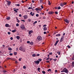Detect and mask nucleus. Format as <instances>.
I'll return each instance as SVG.
<instances>
[{
	"label": "nucleus",
	"instance_id": "nucleus-1",
	"mask_svg": "<svg viewBox=\"0 0 74 74\" xmlns=\"http://www.w3.org/2000/svg\"><path fill=\"white\" fill-rule=\"evenodd\" d=\"M19 49L20 51H23V52H25V49L24 48H22V47H20Z\"/></svg>",
	"mask_w": 74,
	"mask_h": 74
},
{
	"label": "nucleus",
	"instance_id": "nucleus-2",
	"mask_svg": "<svg viewBox=\"0 0 74 74\" xmlns=\"http://www.w3.org/2000/svg\"><path fill=\"white\" fill-rule=\"evenodd\" d=\"M37 39H38V40L39 41H40L42 40V37H41V36H38L37 37Z\"/></svg>",
	"mask_w": 74,
	"mask_h": 74
},
{
	"label": "nucleus",
	"instance_id": "nucleus-3",
	"mask_svg": "<svg viewBox=\"0 0 74 74\" xmlns=\"http://www.w3.org/2000/svg\"><path fill=\"white\" fill-rule=\"evenodd\" d=\"M64 36H62L60 40V42H62V41H63V40H64Z\"/></svg>",
	"mask_w": 74,
	"mask_h": 74
},
{
	"label": "nucleus",
	"instance_id": "nucleus-4",
	"mask_svg": "<svg viewBox=\"0 0 74 74\" xmlns=\"http://www.w3.org/2000/svg\"><path fill=\"white\" fill-rule=\"evenodd\" d=\"M64 21L66 23H69V22H70V21L67 20V19H66L64 20Z\"/></svg>",
	"mask_w": 74,
	"mask_h": 74
},
{
	"label": "nucleus",
	"instance_id": "nucleus-5",
	"mask_svg": "<svg viewBox=\"0 0 74 74\" xmlns=\"http://www.w3.org/2000/svg\"><path fill=\"white\" fill-rule=\"evenodd\" d=\"M34 63H36V64H39V63H40V61L38 60H37V61H34Z\"/></svg>",
	"mask_w": 74,
	"mask_h": 74
},
{
	"label": "nucleus",
	"instance_id": "nucleus-6",
	"mask_svg": "<svg viewBox=\"0 0 74 74\" xmlns=\"http://www.w3.org/2000/svg\"><path fill=\"white\" fill-rule=\"evenodd\" d=\"M54 13V12H49L48 13L49 14H50V15L53 14Z\"/></svg>",
	"mask_w": 74,
	"mask_h": 74
},
{
	"label": "nucleus",
	"instance_id": "nucleus-7",
	"mask_svg": "<svg viewBox=\"0 0 74 74\" xmlns=\"http://www.w3.org/2000/svg\"><path fill=\"white\" fill-rule=\"evenodd\" d=\"M66 68H64L63 70L61 71V73H63V72H64V71L66 70Z\"/></svg>",
	"mask_w": 74,
	"mask_h": 74
},
{
	"label": "nucleus",
	"instance_id": "nucleus-8",
	"mask_svg": "<svg viewBox=\"0 0 74 74\" xmlns=\"http://www.w3.org/2000/svg\"><path fill=\"white\" fill-rule=\"evenodd\" d=\"M59 42V40H57L56 41L55 44V45H56L58 43V42Z\"/></svg>",
	"mask_w": 74,
	"mask_h": 74
},
{
	"label": "nucleus",
	"instance_id": "nucleus-9",
	"mask_svg": "<svg viewBox=\"0 0 74 74\" xmlns=\"http://www.w3.org/2000/svg\"><path fill=\"white\" fill-rule=\"evenodd\" d=\"M5 26L7 27H10V25L8 24H6L5 25Z\"/></svg>",
	"mask_w": 74,
	"mask_h": 74
},
{
	"label": "nucleus",
	"instance_id": "nucleus-10",
	"mask_svg": "<svg viewBox=\"0 0 74 74\" xmlns=\"http://www.w3.org/2000/svg\"><path fill=\"white\" fill-rule=\"evenodd\" d=\"M11 2L10 1H9V2L7 3L8 4V5H11Z\"/></svg>",
	"mask_w": 74,
	"mask_h": 74
},
{
	"label": "nucleus",
	"instance_id": "nucleus-11",
	"mask_svg": "<svg viewBox=\"0 0 74 74\" xmlns=\"http://www.w3.org/2000/svg\"><path fill=\"white\" fill-rule=\"evenodd\" d=\"M64 72L66 73H69V71H68V70L66 69Z\"/></svg>",
	"mask_w": 74,
	"mask_h": 74
},
{
	"label": "nucleus",
	"instance_id": "nucleus-12",
	"mask_svg": "<svg viewBox=\"0 0 74 74\" xmlns=\"http://www.w3.org/2000/svg\"><path fill=\"white\" fill-rule=\"evenodd\" d=\"M23 18H24L25 19H26L27 18V15H25L23 16Z\"/></svg>",
	"mask_w": 74,
	"mask_h": 74
},
{
	"label": "nucleus",
	"instance_id": "nucleus-13",
	"mask_svg": "<svg viewBox=\"0 0 74 74\" xmlns=\"http://www.w3.org/2000/svg\"><path fill=\"white\" fill-rule=\"evenodd\" d=\"M33 31L32 30L29 31V34H31L32 33H33Z\"/></svg>",
	"mask_w": 74,
	"mask_h": 74
},
{
	"label": "nucleus",
	"instance_id": "nucleus-14",
	"mask_svg": "<svg viewBox=\"0 0 74 74\" xmlns=\"http://www.w3.org/2000/svg\"><path fill=\"white\" fill-rule=\"evenodd\" d=\"M47 30V27H44L43 28V30L44 31H45Z\"/></svg>",
	"mask_w": 74,
	"mask_h": 74
},
{
	"label": "nucleus",
	"instance_id": "nucleus-15",
	"mask_svg": "<svg viewBox=\"0 0 74 74\" xmlns=\"http://www.w3.org/2000/svg\"><path fill=\"white\" fill-rule=\"evenodd\" d=\"M20 27L21 29H25V27L24 26H21V27Z\"/></svg>",
	"mask_w": 74,
	"mask_h": 74
},
{
	"label": "nucleus",
	"instance_id": "nucleus-16",
	"mask_svg": "<svg viewBox=\"0 0 74 74\" xmlns=\"http://www.w3.org/2000/svg\"><path fill=\"white\" fill-rule=\"evenodd\" d=\"M16 38L17 39H18V40H19V39H20V36H17Z\"/></svg>",
	"mask_w": 74,
	"mask_h": 74
},
{
	"label": "nucleus",
	"instance_id": "nucleus-17",
	"mask_svg": "<svg viewBox=\"0 0 74 74\" xmlns=\"http://www.w3.org/2000/svg\"><path fill=\"white\" fill-rule=\"evenodd\" d=\"M71 60H74V53L73 57L71 58Z\"/></svg>",
	"mask_w": 74,
	"mask_h": 74
},
{
	"label": "nucleus",
	"instance_id": "nucleus-18",
	"mask_svg": "<svg viewBox=\"0 0 74 74\" xmlns=\"http://www.w3.org/2000/svg\"><path fill=\"white\" fill-rule=\"evenodd\" d=\"M72 67H74V62L73 61L72 62Z\"/></svg>",
	"mask_w": 74,
	"mask_h": 74
},
{
	"label": "nucleus",
	"instance_id": "nucleus-19",
	"mask_svg": "<svg viewBox=\"0 0 74 74\" xmlns=\"http://www.w3.org/2000/svg\"><path fill=\"white\" fill-rule=\"evenodd\" d=\"M56 37H59L60 36V34H56Z\"/></svg>",
	"mask_w": 74,
	"mask_h": 74
},
{
	"label": "nucleus",
	"instance_id": "nucleus-20",
	"mask_svg": "<svg viewBox=\"0 0 74 74\" xmlns=\"http://www.w3.org/2000/svg\"><path fill=\"white\" fill-rule=\"evenodd\" d=\"M60 5L61 7H63L64 6V5H63V4L62 3H60Z\"/></svg>",
	"mask_w": 74,
	"mask_h": 74
},
{
	"label": "nucleus",
	"instance_id": "nucleus-21",
	"mask_svg": "<svg viewBox=\"0 0 74 74\" xmlns=\"http://www.w3.org/2000/svg\"><path fill=\"white\" fill-rule=\"evenodd\" d=\"M32 56L33 57H35V56H37L35 54H34L32 55Z\"/></svg>",
	"mask_w": 74,
	"mask_h": 74
},
{
	"label": "nucleus",
	"instance_id": "nucleus-22",
	"mask_svg": "<svg viewBox=\"0 0 74 74\" xmlns=\"http://www.w3.org/2000/svg\"><path fill=\"white\" fill-rule=\"evenodd\" d=\"M29 44H30V45H33V42H30V43H29Z\"/></svg>",
	"mask_w": 74,
	"mask_h": 74
},
{
	"label": "nucleus",
	"instance_id": "nucleus-23",
	"mask_svg": "<svg viewBox=\"0 0 74 74\" xmlns=\"http://www.w3.org/2000/svg\"><path fill=\"white\" fill-rule=\"evenodd\" d=\"M6 19H7V20H10V17H7Z\"/></svg>",
	"mask_w": 74,
	"mask_h": 74
},
{
	"label": "nucleus",
	"instance_id": "nucleus-24",
	"mask_svg": "<svg viewBox=\"0 0 74 74\" xmlns=\"http://www.w3.org/2000/svg\"><path fill=\"white\" fill-rule=\"evenodd\" d=\"M16 21L18 23H19L20 22V21H19V20L18 19V18H16Z\"/></svg>",
	"mask_w": 74,
	"mask_h": 74
},
{
	"label": "nucleus",
	"instance_id": "nucleus-25",
	"mask_svg": "<svg viewBox=\"0 0 74 74\" xmlns=\"http://www.w3.org/2000/svg\"><path fill=\"white\" fill-rule=\"evenodd\" d=\"M57 53L59 55H60V51H58Z\"/></svg>",
	"mask_w": 74,
	"mask_h": 74
},
{
	"label": "nucleus",
	"instance_id": "nucleus-26",
	"mask_svg": "<svg viewBox=\"0 0 74 74\" xmlns=\"http://www.w3.org/2000/svg\"><path fill=\"white\" fill-rule=\"evenodd\" d=\"M37 23V21H35L34 23H33V25H35L36 23Z\"/></svg>",
	"mask_w": 74,
	"mask_h": 74
},
{
	"label": "nucleus",
	"instance_id": "nucleus-27",
	"mask_svg": "<svg viewBox=\"0 0 74 74\" xmlns=\"http://www.w3.org/2000/svg\"><path fill=\"white\" fill-rule=\"evenodd\" d=\"M14 55H17V52H14Z\"/></svg>",
	"mask_w": 74,
	"mask_h": 74
},
{
	"label": "nucleus",
	"instance_id": "nucleus-28",
	"mask_svg": "<svg viewBox=\"0 0 74 74\" xmlns=\"http://www.w3.org/2000/svg\"><path fill=\"white\" fill-rule=\"evenodd\" d=\"M15 5L18 6V7H19V6H20V4H15Z\"/></svg>",
	"mask_w": 74,
	"mask_h": 74
},
{
	"label": "nucleus",
	"instance_id": "nucleus-29",
	"mask_svg": "<svg viewBox=\"0 0 74 74\" xmlns=\"http://www.w3.org/2000/svg\"><path fill=\"white\" fill-rule=\"evenodd\" d=\"M16 32V29H15L14 30H13L12 31V32L13 33H14V32Z\"/></svg>",
	"mask_w": 74,
	"mask_h": 74
},
{
	"label": "nucleus",
	"instance_id": "nucleus-30",
	"mask_svg": "<svg viewBox=\"0 0 74 74\" xmlns=\"http://www.w3.org/2000/svg\"><path fill=\"white\" fill-rule=\"evenodd\" d=\"M7 71L4 70L3 71V73H4L7 72Z\"/></svg>",
	"mask_w": 74,
	"mask_h": 74
},
{
	"label": "nucleus",
	"instance_id": "nucleus-31",
	"mask_svg": "<svg viewBox=\"0 0 74 74\" xmlns=\"http://www.w3.org/2000/svg\"><path fill=\"white\" fill-rule=\"evenodd\" d=\"M8 49L9 51H12V49L11 48H8Z\"/></svg>",
	"mask_w": 74,
	"mask_h": 74
},
{
	"label": "nucleus",
	"instance_id": "nucleus-32",
	"mask_svg": "<svg viewBox=\"0 0 74 74\" xmlns=\"http://www.w3.org/2000/svg\"><path fill=\"white\" fill-rule=\"evenodd\" d=\"M38 70L39 71V72H40V68L39 67L38 68Z\"/></svg>",
	"mask_w": 74,
	"mask_h": 74
},
{
	"label": "nucleus",
	"instance_id": "nucleus-33",
	"mask_svg": "<svg viewBox=\"0 0 74 74\" xmlns=\"http://www.w3.org/2000/svg\"><path fill=\"white\" fill-rule=\"evenodd\" d=\"M47 71H50V72H51V69H49L47 70Z\"/></svg>",
	"mask_w": 74,
	"mask_h": 74
},
{
	"label": "nucleus",
	"instance_id": "nucleus-34",
	"mask_svg": "<svg viewBox=\"0 0 74 74\" xmlns=\"http://www.w3.org/2000/svg\"><path fill=\"white\" fill-rule=\"evenodd\" d=\"M48 2L49 5H50L51 4V3H50V1H48Z\"/></svg>",
	"mask_w": 74,
	"mask_h": 74
},
{
	"label": "nucleus",
	"instance_id": "nucleus-35",
	"mask_svg": "<svg viewBox=\"0 0 74 74\" xmlns=\"http://www.w3.org/2000/svg\"><path fill=\"white\" fill-rule=\"evenodd\" d=\"M39 10V8H36L35 10H36V11H38Z\"/></svg>",
	"mask_w": 74,
	"mask_h": 74
},
{
	"label": "nucleus",
	"instance_id": "nucleus-36",
	"mask_svg": "<svg viewBox=\"0 0 74 74\" xmlns=\"http://www.w3.org/2000/svg\"><path fill=\"white\" fill-rule=\"evenodd\" d=\"M58 10H60V9H61V8H60V7L59 6L58 7Z\"/></svg>",
	"mask_w": 74,
	"mask_h": 74
},
{
	"label": "nucleus",
	"instance_id": "nucleus-37",
	"mask_svg": "<svg viewBox=\"0 0 74 74\" xmlns=\"http://www.w3.org/2000/svg\"><path fill=\"white\" fill-rule=\"evenodd\" d=\"M73 23H72L71 25V27H74V26L73 25Z\"/></svg>",
	"mask_w": 74,
	"mask_h": 74
},
{
	"label": "nucleus",
	"instance_id": "nucleus-38",
	"mask_svg": "<svg viewBox=\"0 0 74 74\" xmlns=\"http://www.w3.org/2000/svg\"><path fill=\"white\" fill-rule=\"evenodd\" d=\"M42 73H43V74H45L46 72L45 71H42Z\"/></svg>",
	"mask_w": 74,
	"mask_h": 74
},
{
	"label": "nucleus",
	"instance_id": "nucleus-39",
	"mask_svg": "<svg viewBox=\"0 0 74 74\" xmlns=\"http://www.w3.org/2000/svg\"><path fill=\"white\" fill-rule=\"evenodd\" d=\"M14 11L15 12H16V13H17V12H18V11H17V10H16L14 9Z\"/></svg>",
	"mask_w": 74,
	"mask_h": 74
},
{
	"label": "nucleus",
	"instance_id": "nucleus-40",
	"mask_svg": "<svg viewBox=\"0 0 74 74\" xmlns=\"http://www.w3.org/2000/svg\"><path fill=\"white\" fill-rule=\"evenodd\" d=\"M44 0H40V3H42V1H43Z\"/></svg>",
	"mask_w": 74,
	"mask_h": 74
},
{
	"label": "nucleus",
	"instance_id": "nucleus-41",
	"mask_svg": "<svg viewBox=\"0 0 74 74\" xmlns=\"http://www.w3.org/2000/svg\"><path fill=\"white\" fill-rule=\"evenodd\" d=\"M11 59V58H10L9 57H8L7 58V60H8V59Z\"/></svg>",
	"mask_w": 74,
	"mask_h": 74
},
{
	"label": "nucleus",
	"instance_id": "nucleus-42",
	"mask_svg": "<svg viewBox=\"0 0 74 74\" xmlns=\"http://www.w3.org/2000/svg\"><path fill=\"white\" fill-rule=\"evenodd\" d=\"M10 55V56H12V55H13V53H10L9 54Z\"/></svg>",
	"mask_w": 74,
	"mask_h": 74
},
{
	"label": "nucleus",
	"instance_id": "nucleus-43",
	"mask_svg": "<svg viewBox=\"0 0 74 74\" xmlns=\"http://www.w3.org/2000/svg\"><path fill=\"white\" fill-rule=\"evenodd\" d=\"M63 5H66V4H67V3H65V2H64L63 3Z\"/></svg>",
	"mask_w": 74,
	"mask_h": 74
},
{
	"label": "nucleus",
	"instance_id": "nucleus-44",
	"mask_svg": "<svg viewBox=\"0 0 74 74\" xmlns=\"http://www.w3.org/2000/svg\"><path fill=\"white\" fill-rule=\"evenodd\" d=\"M36 16H37V17H38V16H39V15H38V14H36Z\"/></svg>",
	"mask_w": 74,
	"mask_h": 74
},
{
	"label": "nucleus",
	"instance_id": "nucleus-45",
	"mask_svg": "<svg viewBox=\"0 0 74 74\" xmlns=\"http://www.w3.org/2000/svg\"><path fill=\"white\" fill-rule=\"evenodd\" d=\"M16 26H19V24L18 23H17L16 24Z\"/></svg>",
	"mask_w": 74,
	"mask_h": 74
},
{
	"label": "nucleus",
	"instance_id": "nucleus-46",
	"mask_svg": "<svg viewBox=\"0 0 74 74\" xmlns=\"http://www.w3.org/2000/svg\"><path fill=\"white\" fill-rule=\"evenodd\" d=\"M8 34H9V35H10L11 34V33H10V32H8Z\"/></svg>",
	"mask_w": 74,
	"mask_h": 74
},
{
	"label": "nucleus",
	"instance_id": "nucleus-47",
	"mask_svg": "<svg viewBox=\"0 0 74 74\" xmlns=\"http://www.w3.org/2000/svg\"><path fill=\"white\" fill-rule=\"evenodd\" d=\"M53 60L55 62L56 61V60H57V59H53Z\"/></svg>",
	"mask_w": 74,
	"mask_h": 74
},
{
	"label": "nucleus",
	"instance_id": "nucleus-48",
	"mask_svg": "<svg viewBox=\"0 0 74 74\" xmlns=\"http://www.w3.org/2000/svg\"><path fill=\"white\" fill-rule=\"evenodd\" d=\"M47 26L46 25H43V27H46Z\"/></svg>",
	"mask_w": 74,
	"mask_h": 74
},
{
	"label": "nucleus",
	"instance_id": "nucleus-49",
	"mask_svg": "<svg viewBox=\"0 0 74 74\" xmlns=\"http://www.w3.org/2000/svg\"><path fill=\"white\" fill-rule=\"evenodd\" d=\"M43 33L44 34H47V32H44Z\"/></svg>",
	"mask_w": 74,
	"mask_h": 74
},
{
	"label": "nucleus",
	"instance_id": "nucleus-50",
	"mask_svg": "<svg viewBox=\"0 0 74 74\" xmlns=\"http://www.w3.org/2000/svg\"><path fill=\"white\" fill-rule=\"evenodd\" d=\"M26 68V66H23V69H25Z\"/></svg>",
	"mask_w": 74,
	"mask_h": 74
},
{
	"label": "nucleus",
	"instance_id": "nucleus-51",
	"mask_svg": "<svg viewBox=\"0 0 74 74\" xmlns=\"http://www.w3.org/2000/svg\"><path fill=\"white\" fill-rule=\"evenodd\" d=\"M55 14H58V12H55Z\"/></svg>",
	"mask_w": 74,
	"mask_h": 74
},
{
	"label": "nucleus",
	"instance_id": "nucleus-52",
	"mask_svg": "<svg viewBox=\"0 0 74 74\" xmlns=\"http://www.w3.org/2000/svg\"><path fill=\"white\" fill-rule=\"evenodd\" d=\"M19 61H21V60H22V58H21L19 59Z\"/></svg>",
	"mask_w": 74,
	"mask_h": 74
},
{
	"label": "nucleus",
	"instance_id": "nucleus-53",
	"mask_svg": "<svg viewBox=\"0 0 74 74\" xmlns=\"http://www.w3.org/2000/svg\"><path fill=\"white\" fill-rule=\"evenodd\" d=\"M65 34H66V33H64L63 34V36H65Z\"/></svg>",
	"mask_w": 74,
	"mask_h": 74
},
{
	"label": "nucleus",
	"instance_id": "nucleus-54",
	"mask_svg": "<svg viewBox=\"0 0 74 74\" xmlns=\"http://www.w3.org/2000/svg\"><path fill=\"white\" fill-rule=\"evenodd\" d=\"M18 48H16V51H18Z\"/></svg>",
	"mask_w": 74,
	"mask_h": 74
},
{
	"label": "nucleus",
	"instance_id": "nucleus-55",
	"mask_svg": "<svg viewBox=\"0 0 74 74\" xmlns=\"http://www.w3.org/2000/svg\"><path fill=\"white\" fill-rule=\"evenodd\" d=\"M34 14H35L34 13H33V14H32V16H33Z\"/></svg>",
	"mask_w": 74,
	"mask_h": 74
},
{
	"label": "nucleus",
	"instance_id": "nucleus-56",
	"mask_svg": "<svg viewBox=\"0 0 74 74\" xmlns=\"http://www.w3.org/2000/svg\"><path fill=\"white\" fill-rule=\"evenodd\" d=\"M13 10H18L19 9H15V8H14Z\"/></svg>",
	"mask_w": 74,
	"mask_h": 74
},
{
	"label": "nucleus",
	"instance_id": "nucleus-57",
	"mask_svg": "<svg viewBox=\"0 0 74 74\" xmlns=\"http://www.w3.org/2000/svg\"><path fill=\"white\" fill-rule=\"evenodd\" d=\"M32 13H33V12H31L30 13V14L32 15Z\"/></svg>",
	"mask_w": 74,
	"mask_h": 74
},
{
	"label": "nucleus",
	"instance_id": "nucleus-58",
	"mask_svg": "<svg viewBox=\"0 0 74 74\" xmlns=\"http://www.w3.org/2000/svg\"><path fill=\"white\" fill-rule=\"evenodd\" d=\"M49 55H52V53H49Z\"/></svg>",
	"mask_w": 74,
	"mask_h": 74
},
{
	"label": "nucleus",
	"instance_id": "nucleus-59",
	"mask_svg": "<svg viewBox=\"0 0 74 74\" xmlns=\"http://www.w3.org/2000/svg\"><path fill=\"white\" fill-rule=\"evenodd\" d=\"M38 60H39L40 62H41L42 60L41 59H39Z\"/></svg>",
	"mask_w": 74,
	"mask_h": 74
},
{
	"label": "nucleus",
	"instance_id": "nucleus-60",
	"mask_svg": "<svg viewBox=\"0 0 74 74\" xmlns=\"http://www.w3.org/2000/svg\"><path fill=\"white\" fill-rule=\"evenodd\" d=\"M10 40H13V38H12V37H11L10 38Z\"/></svg>",
	"mask_w": 74,
	"mask_h": 74
},
{
	"label": "nucleus",
	"instance_id": "nucleus-61",
	"mask_svg": "<svg viewBox=\"0 0 74 74\" xmlns=\"http://www.w3.org/2000/svg\"><path fill=\"white\" fill-rule=\"evenodd\" d=\"M27 43H28V44H29V43H30V41H27Z\"/></svg>",
	"mask_w": 74,
	"mask_h": 74
},
{
	"label": "nucleus",
	"instance_id": "nucleus-62",
	"mask_svg": "<svg viewBox=\"0 0 74 74\" xmlns=\"http://www.w3.org/2000/svg\"><path fill=\"white\" fill-rule=\"evenodd\" d=\"M38 26H39V27H40H40H41V25H39Z\"/></svg>",
	"mask_w": 74,
	"mask_h": 74
},
{
	"label": "nucleus",
	"instance_id": "nucleus-63",
	"mask_svg": "<svg viewBox=\"0 0 74 74\" xmlns=\"http://www.w3.org/2000/svg\"><path fill=\"white\" fill-rule=\"evenodd\" d=\"M21 21L23 22H25V21L23 20H21Z\"/></svg>",
	"mask_w": 74,
	"mask_h": 74
},
{
	"label": "nucleus",
	"instance_id": "nucleus-64",
	"mask_svg": "<svg viewBox=\"0 0 74 74\" xmlns=\"http://www.w3.org/2000/svg\"><path fill=\"white\" fill-rule=\"evenodd\" d=\"M49 58H47V59H46V60H49Z\"/></svg>",
	"mask_w": 74,
	"mask_h": 74
}]
</instances>
